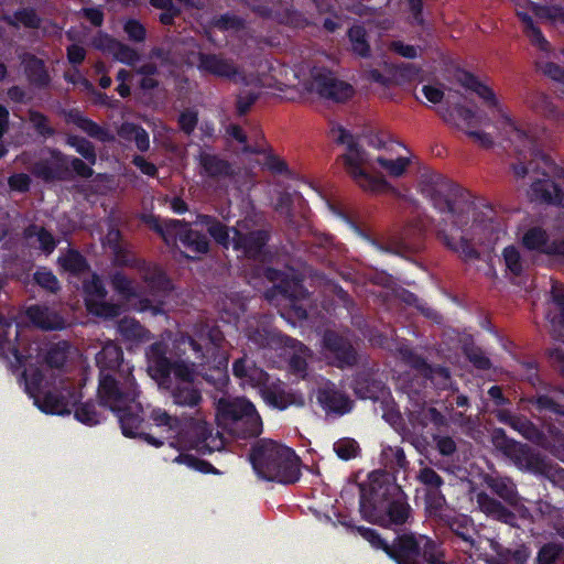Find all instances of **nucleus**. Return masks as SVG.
Masks as SVG:
<instances>
[{"mask_svg": "<svg viewBox=\"0 0 564 564\" xmlns=\"http://www.w3.org/2000/svg\"><path fill=\"white\" fill-rule=\"evenodd\" d=\"M460 82L465 88L476 93L488 105L489 108H492L498 113H500L506 124L508 126L506 117L509 116L503 112L502 106L497 99L495 91L489 86L481 83L477 76L469 72L463 73Z\"/></svg>", "mask_w": 564, "mask_h": 564, "instance_id": "31", "label": "nucleus"}, {"mask_svg": "<svg viewBox=\"0 0 564 564\" xmlns=\"http://www.w3.org/2000/svg\"><path fill=\"white\" fill-rule=\"evenodd\" d=\"M66 144L73 148L83 159L67 155L56 148H50L51 159L36 161L31 173L45 183L72 181L75 176L90 178L94 175L93 166L97 163L96 148L88 139L69 134Z\"/></svg>", "mask_w": 564, "mask_h": 564, "instance_id": "3", "label": "nucleus"}, {"mask_svg": "<svg viewBox=\"0 0 564 564\" xmlns=\"http://www.w3.org/2000/svg\"><path fill=\"white\" fill-rule=\"evenodd\" d=\"M522 246L549 257H564V239L550 240L545 229L540 226L529 228L522 236Z\"/></svg>", "mask_w": 564, "mask_h": 564, "instance_id": "19", "label": "nucleus"}, {"mask_svg": "<svg viewBox=\"0 0 564 564\" xmlns=\"http://www.w3.org/2000/svg\"><path fill=\"white\" fill-rule=\"evenodd\" d=\"M413 427L425 429L432 424L435 429L447 426L446 416L434 406H422L410 413L409 417Z\"/></svg>", "mask_w": 564, "mask_h": 564, "instance_id": "42", "label": "nucleus"}, {"mask_svg": "<svg viewBox=\"0 0 564 564\" xmlns=\"http://www.w3.org/2000/svg\"><path fill=\"white\" fill-rule=\"evenodd\" d=\"M496 417L500 423L509 425L532 443L542 444L545 440L544 433L532 421L523 415L513 414L509 410L502 409L497 411Z\"/></svg>", "mask_w": 564, "mask_h": 564, "instance_id": "21", "label": "nucleus"}, {"mask_svg": "<svg viewBox=\"0 0 564 564\" xmlns=\"http://www.w3.org/2000/svg\"><path fill=\"white\" fill-rule=\"evenodd\" d=\"M196 223L206 227L208 235L217 245L224 249L232 247V227H228L215 216L206 214L197 215Z\"/></svg>", "mask_w": 564, "mask_h": 564, "instance_id": "34", "label": "nucleus"}, {"mask_svg": "<svg viewBox=\"0 0 564 564\" xmlns=\"http://www.w3.org/2000/svg\"><path fill=\"white\" fill-rule=\"evenodd\" d=\"M423 247V235L417 228H405L401 234V237L393 242L390 248L384 250L391 251L398 254L416 253Z\"/></svg>", "mask_w": 564, "mask_h": 564, "instance_id": "38", "label": "nucleus"}, {"mask_svg": "<svg viewBox=\"0 0 564 564\" xmlns=\"http://www.w3.org/2000/svg\"><path fill=\"white\" fill-rule=\"evenodd\" d=\"M82 290L84 293L85 305L87 306V300L99 301L105 300L108 292L105 288L100 276L93 272L89 279H85L82 282Z\"/></svg>", "mask_w": 564, "mask_h": 564, "instance_id": "54", "label": "nucleus"}, {"mask_svg": "<svg viewBox=\"0 0 564 564\" xmlns=\"http://www.w3.org/2000/svg\"><path fill=\"white\" fill-rule=\"evenodd\" d=\"M508 127L514 131L516 139L523 145L524 149L519 150V155L527 160L528 155L530 162L519 161L512 164L513 173L517 177L523 178L531 171H538V162H542L545 170L541 173L543 178L534 180L530 186L531 199L540 203L552 204L555 206H564V191L558 184L550 178L549 173L556 169L555 162L550 155L544 153L539 145L536 139L528 131L517 127L511 117H506Z\"/></svg>", "mask_w": 564, "mask_h": 564, "instance_id": "2", "label": "nucleus"}, {"mask_svg": "<svg viewBox=\"0 0 564 564\" xmlns=\"http://www.w3.org/2000/svg\"><path fill=\"white\" fill-rule=\"evenodd\" d=\"M260 395L268 406L279 411L296 403L295 394L286 390L285 383L278 378Z\"/></svg>", "mask_w": 564, "mask_h": 564, "instance_id": "30", "label": "nucleus"}, {"mask_svg": "<svg viewBox=\"0 0 564 564\" xmlns=\"http://www.w3.org/2000/svg\"><path fill=\"white\" fill-rule=\"evenodd\" d=\"M32 280L47 293L57 294L61 291L59 280L47 267H39L33 273Z\"/></svg>", "mask_w": 564, "mask_h": 564, "instance_id": "53", "label": "nucleus"}, {"mask_svg": "<svg viewBox=\"0 0 564 564\" xmlns=\"http://www.w3.org/2000/svg\"><path fill=\"white\" fill-rule=\"evenodd\" d=\"M262 274L268 281L273 283L272 292H276L290 301L295 317L306 319L308 314L302 301L310 297V292L302 281L272 267H265Z\"/></svg>", "mask_w": 564, "mask_h": 564, "instance_id": "11", "label": "nucleus"}, {"mask_svg": "<svg viewBox=\"0 0 564 564\" xmlns=\"http://www.w3.org/2000/svg\"><path fill=\"white\" fill-rule=\"evenodd\" d=\"M170 389L173 401L177 405L194 408L202 401L200 391L195 387L194 382H175Z\"/></svg>", "mask_w": 564, "mask_h": 564, "instance_id": "45", "label": "nucleus"}, {"mask_svg": "<svg viewBox=\"0 0 564 564\" xmlns=\"http://www.w3.org/2000/svg\"><path fill=\"white\" fill-rule=\"evenodd\" d=\"M69 344L66 340L53 343L46 349L44 362L50 368L59 369L64 367L68 358Z\"/></svg>", "mask_w": 564, "mask_h": 564, "instance_id": "51", "label": "nucleus"}, {"mask_svg": "<svg viewBox=\"0 0 564 564\" xmlns=\"http://www.w3.org/2000/svg\"><path fill=\"white\" fill-rule=\"evenodd\" d=\"M74 406V416L78 422L87 426H95L101 423L104 416L102 413L98 411V404L94 400H88L78 404L75 403Z\"/></svg>", "mask_w": 564, "mask_h": 564, "instance_id": "48", "label": "nucleus"}, {"mask_svg": "<svg viewBox=\"0 0 564 564\" xmlns=\"http://www.w3.org/2000/svg\"><path fill=\"white\" fill-rule=\"evenodd\" d=\"M437 238L446 248L458 253L464 260H477L480 257L479 251L473 246L470 240L463 235L456 236L448 232L446 229H440L437 231Z\"/></svg>", "mask_w": 564, "mask_h": 564, "instance_id": "35", "label": "nucleus"}, {"mask_svg": "<svg viewBox=\"0 0 564 564\" xmlns=\"http://www.w3.org/2000/svg\"><path fill=\"white\" fill-rule=\"evenodd\" d=\"M139 394L132 367L99 376L97 389L99 405L112 412L122 411L123 406L134 404Z\"/></svg>", "mask_w": 564, "mask_h": 564, "instance_id": "7", "label": "nucleus"}, {"mask_svg": "<svg viewBox=\"0 0 564 564\" xmlns=\"http://www.w3.org/2000/svg\"><path fill=\"white\" fill-rule=\"evenodd\" d=\"M197 69L202 74L220 78H232L237 75V68L227 58L215 53H197Z\"/></svg>", "mask_w": 564, "mask_h": 564, "instance_id": "24", "label": "nucleus"}, {"mask_svg": "<svg viewBox=\"0 0 564 564\" xmlns=\"http://www.w3.org/2000/svg\"><path fill=\"white\" fill-rule=\"evenodd\" d=\"M316 400L326 415L337 417L350 413L355 406L354 400L332 381L325 382L317 389Z\"/></svg>", "mask_w": 564, "mask_h": 564, "instance_id": "15", "label": "nucleus"}, {"mask_svg": "<svg viewBox=\"0 0 564 564\" xmlns=\"http://www.w3.org/2000/svg\"><path fill=\"white\" fill-rule=\"evenodd\" d=\"M348 39L351 43L354 53L361 57L370 55V45L367 41V32L362 25H352L348 30Z\"/></svg>", "mask_w": 564, "mask_h": 564, "instance_id": "59", "label": "nucleus"}, {"mask_svg": "<svg viewBox=\"0 0 564 564\" xmlns=\"http://www.w3.org/2000/svg\"><path fill=\"white\" fill-rule=\"evenodd\" d=\"M421 192L442 214H447L456 231H463L470 221H479L477 204L469 192L454 184L440 173L421 176Z\"/></svg>", "mask_w": 564, "mask_h": 564, "instance_id": "4", "label": "nucleus"}, {"mask_svg": "<svg viewBox=\"0 0 564 564\" xmlns=\"http://www.w3.org/2000/svg\"><path fill=\"white\" fill-rule=\"evenodd\" d=\"M270 232L265 229H254L247 232L232 227V249L250 260H259L270 240Z\"/></svg>", "mask_w": 564, "mask_h": 564, "instance_id": "16", "label": "nucleus"}, {"mask_svg": "<svg viewBox=\"0 0 564 564\" xmlns=\"http://www.w3.org/2000/svg\"><path fill=\"white\" fill-rule=\"evenodd\" d=\"M382 458L386 467L394 473L405 470L409 466L404 449L400 446H388L383 448Z\"/></svg>", "mask_w": 564, "mask_h": 564, "instance_id": "56", "label": "nucleus"}, {"mask_svg": "<svg viewBox=\"0 0 564 564\" xmlns=\"http://www.w3.org/2000/svg\"><path fill=\"white\" fill-rule=\"evenodd\" d=\"M25 316L32 325L42 330H62L67 326L65 318L59 313L39 304L29 306Z\"/></svg>", "mask_w": 564, "mask_h": 564, "instance_id": "25", "label": "nucleus"}, {"mask_svg": "<svg viewBox=\"0 0 564 564\" xmlns=\"http://www.w3.org/2000/svg\"><path fill=\"white\" fill-rule=\"evenodd\" d=\"M232 436L241 440H248L259 436L262 433V420L254 408V411H248V416L239 419V424L232 426L229 432Z\"/></svg>", "mask_w": 564, "mask_h": 564, "instance_id": "43", "label": "nucleus"}, {"mask_svg": "<svg viewBox=\"0 0 564 564\" xmlns=\"http://www.w3.org/2000/svg\"><path fill=\"white\" fill-rule=\"evenodd\" d=\"M96 364L99 368V376L113 373L119 369H126L130 367L123 360V351L120 346L109 341L106 343L101 350L96 355Z\"/></svg>", "mask_w": 564, "mask_h": 564, "instance_id": "28", "label": "nucleus"}, {"mask_svg": "<svg viewBox=\"0 0 564 564\" xmlns=\"http://www.w3.org/2000/svg\"><path fill=\"white\" fill-rule=\"evenodd\" d=\"M323 354L328 365L340 370L358 365L359 354L351 340L335 330H326L322 339Z\"/></svg>", "mask_w": 564, "mask_h": 564, "instance_id": "13", "label": "nucleus"}, {"mask_svg": "<svg viewBox=\"0 0 564 564\" xmlns=\"http://www.w3.org/2000/svg\"><path fill=\"white\" fill-rule=\"evenodd\" d=\"M491 442L492 445L506 456L516 458L520 462H525L528 467H535L541 462L539 454L532 452L528 445L518 443L510 438L501 427L494 429L491 433Z\"/></svg>", "mask_w": 564, "mask_h": 564, "instance_id": "17", "label": "nucleus"}, {"mask_svg": "<svg viewBox=\"0 0 564 564\" xmlns=\"http://www.w3.org/2000/svg\"><path fill=\"white\" fill-rule=\"evenodd\" d=\"M386 554L397 564H447L435 541L430 538L420 541L411 532L397 534Z\"/></svg>", "mask_w": 564, "mask_h": 564, "instance_id": "6", "label": "nucleus"}, {"mask_svg": "<svg viewBox=\"0 0 564 564\" xmlns=\"http://www.w3.org/2000/svg\"><path fill=\"white\" fill-rule=\"evenodd\" d=\"M527 402L539 413L564 417V405L547 393H536L527 398Z\"/></svg>", "mask_w": 564, "mask_h": 564, "instance_id": "46", "label": "nucleus"}, {"mask_svg": "<svg viewBox=\"0 0 564 564\" xmlns=\"http://www.w3.org/2000/svg\"><path fill=\"white\" fill-rule=\"evenodd\" d=\"M65 117L68 123L75 124L90 138L100 142H112L115 140V135L107 128L84 116L78 109H70Z\"/></svg>", "mask_w": 564, "mask_h": 564, "instance_id": "27", "label": "nucleus"}, {"mask_svg": "<svg viewBox=\"0 0 564 564\" xmlns=\"http://www.w3.org/2000/svg\"><path fill=\"white\" fill-rule=\"evenodd\" d=\"M118 332L126 341L132 344H143L152 337L150 330L132 317L121 318L118 323Z\"/></svg>", "mask_w": 564, "mask_h": 564, "instance_id": "44", "label": "nucleus"}, {"mask_svg": "<svg viewBox=\"0 0 564 564\" xmlns=\"http://www.w3.org/2000/svg\"><path fill=\"white\" fill-rule=\"evenodd\" d=\"M349 388L355 397L360 400L378 401L388 392V387L376 362L371 365L362 364L357 368L351 375Z\"/></svg>", "mask_w": 564, "mask_h": 564, "instance_id": "14", "label": "nucleus"}, {"mask_svg": "<svg viewBox=\"0 0 564 564\" xmlns=\"http://www.w3.org/2000/svg\"><path fill=\"white\" fill-rule=\"evenodd\" d=\"M142 409L139 403L123 406L122 411H115L118 417L120 429L126 437L135 438L143 432V417L141 416Z\"/></svg>", "mask_w": 564, "mask_h": 564, "instance_id": "33", "label": "nucleus"}, {"mask_svg": "<svg viewBox=\"0 0 564 564\" xmlns=\"http://www.w3.org/2000/svg\"><path fill=\"white\" fill-rule=\"evenodd\" d=\"M528 104L530 107L539 115H542L546 118L557 119L558 110L555 105L551 101L549 96L542 93H536L530 96L528 99Z\"/></svg>", "mask_w": 564, "mask_h": 564, "instance_id": "57", "label": "nucleus"}, {"mask_svg": "<svg viewBox=\"0 0 564 564\" xmlns=\"http://www.w3.org/2000/svg\"><path fill=\"white\" fill-rule=\"evenodd\" d=\"M177 241L195 256L205 254L209 251V240L206 235L192 229L186 220L185 225H180L175 231V243Z\"/></svg>", "mask_w": 564, "mask_h": 564, "instance_id": "29", "label": "nucleus"}, {"mask_svg": "<svg viewBox=\"0 0 564 564\" xmlns=\"http://www.w3.org/2000/svg\"><path fill=\"white\" fill-rule=\"evenodd\" d=\"M144 281L147 285L155 293H167L172 290V282L167 274L162 270H155L145 274Z\"/></svg>", "mask_w": 564, "mask_h": 564, "instance_id": "64", "label": "nucleus"}, {"mask_svg": "<svg viewBox=\"0 0 564 564\" xmlns=\"http://www.w3.org/2000/svg\"><path fill=\"white\" fill-rule=\"evenodd\" d=\"M424 505L430 517H441L446 506V498L442 488L424 490Z\"/></svg>", "mask_w": 564, "mask_h": 564, "instance_id": "61", "label": "nucleus"}, {"mask_svg": "<svg viewBox=\"0 0 564 564\" xmlns=\"http://www.w3.org/2000/svg\"><path fill=\"white\" fill-rule=\"evenodd\" d=\"M249 459L257 476L265 481L292 485L302 476L301 459L295 451L271 440L257 442Z\"/></svg>", "mask_w": 564, "mask_h": 564, "instance_id": "5", "label": "nucleus"}, {"mask_svg": "<svg viewBox=\"0 0 564 564\" xmlns=\"http://www.w3.org/2000/svg\"><path fill=\"white\" fill-rule=\"evenodd\" d=\"M486 484L492 494L501 498L507 505L516 507L519 503L517 487L508 477L490 476Z\"/></svg>", "mask_w": 564, "mask_h": 564, "instance_id": "40", "label": "nucleus"}, {"mask_svg": "<svg viewBox=\"0 0 564 564\" xmlns=\"http://www.w3.org/2000/svg\"><path fill=\"white\" fill-rule=\"evenodd\" d=\"M521 21L524 24V33L530 39L531 43L541 51L547 52L550 50V43L544 37L541 29L535 25L533 18L528 13H523Z\"/></svg>", "mask_w": 564, "mask_h": 564, "instance_id": "58", "label": "nucleus"}, {"mask_svg": "<svg viewBox=\"0 0 564 564\" xmlns=\"http://www.w3.org/2000/svg\"><path fill=\"white\" fill-rule=\"evenodd\" d=\"M359 510L366 521L394 531L411 517L402 489L387 475L376 471L370 474L368 485L360 486Z\"/></svg>", "mask_w": 564, "mask_h": 564, "instance_id": "1", "label": "nucleus"}, {"mask_svg": "<svg viewBox=\"0 0 564 564\" xmlns=\"http://www.w3.org/2000/svg\"><path fill=\"white\" fill-rule=\"evenodd\" d=\"M57 263L65 272L75 278H80L90 271L88 260L74 248H69L65 254L59 256Z\"/></svg>", "mask_w": 564, "mask_h": 564, "instance_id": "41", "label": "nucleus"}, {"mask_svg": "<svg viewBox=\"0 0 564 564\" xmlns=\"http://www.w3.org/2000/svg\"><path fill=\"white\" fill-rule=\"evenodd\" d=\"M174 462L186 465L187 467L200 471L203 474L219 475L220 471L215 468L209 462L198 458L197 456L189 453H180Z\"/></svg>", "mask_w": 564, "mask_h": 564, "instance_id": "62", "label": "nucleus"}, {"mask_svg": "<svg viewBox=\"0 0 564 564\" xmlns=\"http://www.w3.org/2000/svg\"><path fill=\"white\" fill-rule=\"evenodd\" d=\"M149 223L151 228L160 235L167 246L175 245V231L180 225H185L184 219H169L164 224H161L160 220L153 216Z\"/></svg>", "mask_w": 564, "mask_h": 564, "instance_id": "55", "label": "nucleus"}, {"mask_svg": "<svg viewBox=\"0 0 564 564\" xmlns=\"http://www.w3.org/2000/svg\"><path fill=\"white\" fill-rule=\"evenodd\" d=\"M2 20L14 29L23 26L32 30L40 29L43 22L33 7L19 8L12 14L3 15Z\"/></svg>", "mask_w": 564, "mask_h": 564, "instance_id": "39", "label": "nucleus"}, {"mask_svg": "<svg viewBox=\"0 0 564 564\" xmlns=\"http://www.w3.org/2000/svg\"><path fill=\"white\" fill-rule=\"evenodd\" d=\"M313 88L323 98L336 102L348 100L354 88L350 84L337 79L329 70H319L313 75Z\"/></svg>", "mask_w": 564, "mask_h": 564, "instance_id": "18", "label": "nucleus"}, {"mask_svg": "<svg viewBox=\"0 0 564 564\" xmlns=\"http://www.w3.org/2000/svg\"><path fill=\"white\" fill-rule=\"evenodd\" d=\"M13 322L0 314V357L8 361L10 368L15 371L24 367L26 356L23 355L18 346V327L14 328V340H11L10 334L13 329Z\"/></svg>", "mask_w": 564, "mask_h": 564, "instance_id": "20", "label": "nucleus"}, {"mask_svg": "<svg viewBox=\"0 0 564 564\" xmlns=\"http://www.w3.org/2000/svg\"><path fill=\"white\" fill-rule=\"evenodd\" d=\"M254 411V404L245 398L228 401L220 399L217 405V419L228 432L239 424V419L248 416V411Z\"/></svg>", "mask_w": 564, "mask_h": 564, "instance_id": "22", "label": "nucleus"}, {"mask_svg": "<svg viewBox=\"0 0 564 564\" xmlns=\"http://www.w3.org/2000/svg\"><path fill=\"white\" fill-rule=\"evenodd\" d=\"M198 164L202 169V174L209 178H226L235 174L231 163L217 154L200 152Z\"/></svg>", "mask_w": 564, "mask_h": 564, "instance_id": "32", "label": "nucleus"}, {"mask_svg": "<svg viewBox=\"0 0 564 564\" xmlns=\"http://www.w3.org/2000/svg\"><path fill=\"white\" fill-rule=\"evenodd\" d=\"M110 283L116 293L124 300H132L137 297V291L133 282L123 272L115 271L110 276Z\"/></svg>", "mask_w": 564, "mask_h": 564, "instance_id": "60", "label": "nucleus"}, {"mask_svg": "<svg viewBox=\"0 0 564 564\" xmlns=\"http://www.w3.org/2000/svg\"><path fill=\"white\" fill-rule=\"evenodd\" d=\"M166 354L167 345L163 341L151 344L145 352L149 372L159 386L163 388L174 386L172 373L176 382H194V366H189L184 360L172 361Z\"/></svg>", "mask_w": 564, "mask_h": 564, "instance_id": "9", "label": "nucleus"}, {"mask_svg": "<svg viewBox=\"0 0 564 564\" xmlns=\"http://www.w3.org/2000/svg\"><path fill=\"white\" fill-rule=\"evenodd\" d=\"M75 392L68 391L67 395L62 392L51 391L50 389L39 397V402L34 405L43 413L52 415L70 414L72 406L75 405Z\"/></svg>", "mask_w": 564, "mask_h": 564, "instance_id": "23", "label": "nucleus"}, {"mask_svg": "<svg viewBox=\"0 0 564 564\" xmlns=\"http://www.w3.org/2000/svg\"><path fill=\"white\" fill-rule=\"evenodd\" d=\"M87 311L105 319H113L122 314L123 307L119 303L107 302L105 300H87Z\"/></svg>", "mask_w": 564, "mask_h": 564, "instance_id": "52", "label": "nucleus"}, {"mask_svg": "<svg viewBox=\"0 0 564 564\" xmlns=\"http://www.w3.org/2000/svg\"><path fill=\"white\" fill-rule=\"evenodd\" d=\"M225 341V335L216 324H196L192 334L182 336L180 344L184 350L193 352V366H207L216 361L219 350Z\"/></svg>", "mask_w": 564, "mask_h": 564, "instance_id": "10", "label": "nucleus"}, {"mask_svg": "<svg viewBox=\"0 0 564 564\" xmlns=\"http://www.w3.org/2000/svg\"><path fill=\"white\" fill-rule=\"evenodd\" d=\"M448 529L462 539L464 542L468 543L470 546H474L475 540L473 538L474 527L473 520L465 516L459 514L455 517H451L446 520Z\"/></svg>", "mask_w": 564, "mask_h": 564, "instance_id": "49", "label": "nucleus"}, {"mask_svg": "<svg viewBox=\"0 0 564 564\" xmlns=\"http://www.w3.org/2000/svg\"><path fill=\"white\" fill-rule=\"evenodd\" d=\"M24 74L29 83L36 88H45L51 83L44 61L34 54H25L22 59Z\"/></svg>", "mask_w": 564, "mask_h": 564, "instance_id": "36", "label": "nucleus"}, {"mask_svg": "<svg viewBox=\"0 0 564 564\" xmlns=\"http://www.w3.org/2000/svg\"><path fill=\"white\" fill-rule=\"evenodd\" d=\"M29 120L37 135L48 139L55 135L56 130L52 127L46 115L37 110H30Z\"/></svg>", "mask_w": 564, "mask_h": 564, "instance_id": "63", "label": "nucleus"}, {"mask_svg": "<svg viewBox=\"0 0 564 564\" xmlns=\"http://www.w3.org/2000/svg\"><path fill=\"white\" fill-rule=\"evenodd\" d=\"M338 135L336 142L346 144L348 153L343 155V161L347 173L364 191L373 194L384 193L391 188V185L381 174L368 173L364 167L365 150L355 141L354 135L343 127L337 129Z\"/></svg>", "mask_w": 564, "mask_h": 564, "instance_id": "8", "label": "nucleus"}, {"mask_svg": "<svg viewBox=\"0 0 564 564\" xmlns=\"http://www.w3.org/2000/svg\"><path fill=\"white\" fill-rule=\"evenodd\" d=\"M499 564H527L531 557V549L524 543L516 547H500L497 550Z\"/></svg>", "mask_w": 564, "mask_h": 564, "instance_id": "50", "label": "nucleus"}, {"mask_svg": "<svg viewBox=\"0 0 564 564\" xmlns=\"http://www.w3.org/2000/svg\"><path fill=\"white\" fill-rule=\"evenodd\" d=\"M150 420L155 426L163 427L169 433L167 438L176 437V434L182 433V419L169 414L161 408L151 411Z\"/></svg>", "mask_w": 564, "mask_h": 564, "instance_id": "47", "label": "nucleus"}, {"mask_svg": "<svg viewBox=\"0 0 564 564\" xmlns=\"http://www.w3.org/2000/svg\"><path fill=\"white\" fill-rule=\"evenodd\" d=\"M213 425L202 417L182 419V433L176 436L185 440L192 448L199 454H212L224 446L223 438L217 434L213 435Z\"/></svg>", "mask_w": 564, "mask_h": 564, "instance_id": "12", "label": "nucleus"}, {"mask_svg": "<svg viewBox=\"0 0 564 564\" xmlns=\"http://www.w3.org/2000/svg\"><path fill=\"white\" fill-rule=\"evenodd\" d=\"M20 381L23 382L24 390L33 402H39V397L48 390L43 371L35 366L24 368Z\"/></svg>", "mask_w": 564, "mask_h": 564, "instance_id": "37", "label": "nucleus"}, {"mask_svg": "<svg viewBox=\"0 0 564 564\" xmlns=\"http://www.w3.org/2000/svg\"><path fill=\"white\" fill-rule=\"evenodd\" d=\"M477 503L481 512L488 518L508 524L510 527L517 525V516L501 501L495 499L488 494L481 491L477 495Z\"/></svg>", "mask_w": 564, "mask_h": 564, "instance_id": "26", "label": "nucleus"}]
</instances>
